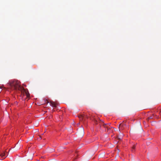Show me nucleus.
I'll list each match as a JSON object with an SVG mask.
<instances>
[{
    "mask_svg": "<svg viewBox=\"0 0 161 161\" xmlns=\"http://www.w3.org/2000/svg\"><path fill=\"white\" fill-rule=\"evenodd\" d=\"M125 124L124 123H120L119 124V131H120V130H123L124 129L125 126Z\"/></svg>",
    "mask_w": 161,
    "mask_h": 161,
    "instance_id": "2",
    "label": "nucleus"
},
{
    "mask_svg": "<svg viewBox=\"0 0 161 161\" xmlns=\"http://www.w3.org/2000/svg\"><path fill=\"white\" fill-rule=\"evenodd\" d=\"M135 147H136L135 145H134L132 147V150H131V151L132 152H133L134 151V150L135 148Z\"/></svg>",
    "mask_w": 161,
    "mask_h": 161,
    "instance_id": "7",
    "label": "nucleus"
},
{
    "mask_svg": "<svg viewBox=\"0 0 161 161\" xmlns=\"http://www.w3.org/2000/svg\"><path fill=\"white\" fill-rule=\"evenodd\" d=\"M80 120H85L86 118H87V117L84 114H81L78 116Z\"/></svg>",
    "mask_w": 161,
    "mask_h": 161,
    "instance_id": "3",
    "label": "nucleus"
},
{
    "mask_svg": "<svg viewBox=\"0 0 161 161\" xmlns=\"http://www.w3.org/2000/svg\"><path fill=\"white\" fill-rule=\"evenodd\" d=\"M0 89H1V87H0Z\"/></svg>",
    "mask_w": 161,
    "mask_h": 161,
    "instance_id": "10",
    "label": "nucleus"
},
{
    "mask_svg": "<svg viewBox=\"0 0 161 161\" xmlns=\"http://www.w3.org/2000/svg\"><path fill=\"white\" fill-rule=\"evenodd\" d=\"M5 154V152L4 151L3 152V153L0 154L1 156L3 159H4L5 158V157H4Z\"/></svg>",
    "mask_w": 161,
    "mask_h": 161,
    "instance_id": "5",
    "label": "nucleus"
},
{
    "mask_svg": "<svg viewBox=\"0 0 161 161\" xmlns=\"http://www.w3.org/2000/svg\"><path fill=\"white\" fill-rule=\"evenodd\" d=\"M153 116H150V117H148V119H153Z\"/></svg>",
    "mask_w": 161,
    "mask_h": 161,
    "instance_id": "8",
    "label": "nucleus"
},
{
    "mask_svg": "<svg viewBox=\"0 0 161 161\" xmlns=\"http://www.w3.org/2000/svg\"><path fill=\"white\" fill-rule=\"evenodd\" d=\"M39 137L41 138V139H42V136H39Z\"/></svg>",
    "mask_w": 161,
    "mask_h": 161,
    "instance_id": "9",
    "label": "nucleus"
},
{
    "mask_svg": "<svg viewBox=\"0 0 161 161\" xmlns=\"http://www.w3.org/2000/svg\"><path fill=\"white\" fill-rule=\"evenodd\" d=\"M51 105V106L53 107H56L57 105V103H55V102L53 101H51L50 102Z\"/></svg>",
    "mask_w": 161,
    "mask_h": 161,
    "instance_id": "4",
    "label": "nucleus"
},
{
    "mask_svg": "<svg viewBox=\"0 0 161 161\" xmlns=\"http://www.w3.org/2000/svg\"><path fill=\"white\" fill-rule=\"evenodd\" d=\"M8 84L12 89L22 90L21 92H24L26 95L27 97H29L30 94L28 91L20 86L19 82L18 80H11L9 81L8 83Z\"/></svg>",
    "mask_w": 161,
    "mask_h": 161,
    "instance_id": "1",
    "label": "nucleus"
},
{
    "mask_svg": "<svg viewBox=\"0 0 161 161\" xmlns=\"http://www.w3.org/2000/svg\"><path fill=\"white\" fill-rule=\"evenodd\" d=\"M84 130L83 129H80V136H82L84 134Z\"/></svg>",
    "mask_w": 161,
    "mask_h": 161,
    "instance_id": "6",
    "label": "nucleus"
}]
</instances>
